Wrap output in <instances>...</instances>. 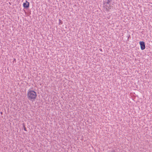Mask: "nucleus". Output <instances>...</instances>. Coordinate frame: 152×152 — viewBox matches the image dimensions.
Segmentation results:
<instances>
[{"label": "nucleus", "mask_w": 152, "mask_h": 152, "mask_svg": "<svg viewBox=\"0 0 152 152\" xmlns=\"http://www.w3.org/2000/svg\"><path fill=\"white\" fill-rule=\"evenodd\" d=\"M27 96L28 98L30 100H34L37 96L36 92L30 90L28 91Z\"/></svg>", "instance_id": "obj_2"}, {"label": "nucleus", "mask_w": 152, "mask_h": 152, "mask_svg": "<svg viewBox=\"0 0 152 152\" xmlns=\"http://www.w3.org/2000/svg\"><path fill=\"white\" fill-rule=\"evenodd\" d=\"M140 48L142 50H143L145 49V42H140Z\"/></svg>", "instance_id": "obj_3"}, {"label": "nucleus", "mask_w": 152, "mask_h": 152, "mask_svg": "<svg viewBox=\"0 0 152 152\" xmlns=\"http://www.w3.org/2000/svg\"><path fill=\"white\" fill-rule=\"evenodd\" d=\"M29 3L26 1V2L23 3V6L24 8H28L29 7Z\"/></svg>", "instance_id": "obj_4"}, {"label": "nucleus", "mask_w": 152, "mask_h": 152, "mask_svg": "<svg viewBox=\"0 0 152 152\" xmlns=\"http://www.w3.org/2000/svg\"><path fill=\"white\" fill-rule=\"evenodd\" d=\"M111 152H115V151L114 150H113L111 151Z\"/></svg>", "instance_id": "obj_6"}, {"label": "nucleus", "mask_w": 152, "mask_h": 152, "mask_svg": "<svg viewBox=\"0 0 152 152\" xmlns=\"http://www.w3.org/2000/svg\"><path fill=\"white\" fill-rule=\"evenodd\" d=\"M113 2L112 0H104L103 3L104 8L109 11L113 8Z\"/></svg>", "instance_id": "obj_1"}, {"label": "nucleus", "mask_w": 152, "mask_h": 152, "mask_svg": "<svg viewBox=\"0 0 152 152\" xmlns=\"http://www.w3.org/2000/svg\"><path fill=\"white\" fill-rule=\"evenodd\" d=\"M24 130L25 131H26V129L25 127L24 126Z\"/></svg>", "instance_id": "obj_5"}, {"label": "nucleus", "mask_w": 152, "mask_h": 152, "mask_svg": "<svg viewBox=\"0 0 152 152\" xmlns=\"http://www.w3.org/2000/svg\"><path fill=\"white\" fill-rule=\"evenodd\" d=\"M99 50H100V51H102V49H100Z\"/></svg>", "instance_id": "obj_7"}]
</instances>
